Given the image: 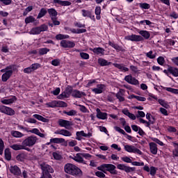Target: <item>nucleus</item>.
I'll return each mask as SVG.
<instances>
[{"instance_id": "nucleus-1", "label": "nucleus", "mask_w": 178, "mask_h": 178, "mask_svg": "<svg viewBox=\"0 0 178 178\" xmlns=\"http://www.w3.org/2000/svg\"><path fill=\"white\" fill-rule=\"evenodd\" d=\"M138 34L140 35L136 34L127 35L125 37V40L127 41L140 42V41H144V40H149V37H151V33L148 31H139Z\"/></svg>"}, {"instance_id": "nucleus-2", "label": "nucleus", "mask_w": 178, "mask_h": 178, "mask_svg": "<svg viewBox=\"0 0 178 178\" xmlns=\"http://www.w3.org/2000/svg\"><path fill=\"white\" fill-rule=\"evenodd\" d=\"M64 170L65 173H67V175H71V176H81V175H83V171H81L79 167L70 163H68L64 165Z\"/></svg>"}, {"instance_id": "nucleus-3", "label": "nucleus", "mask_w": 178, "mask_h": 178, "mask_svg": "<svg viewBox=\"0 0 178 178\" xmlns=\"http://www.w3.org/2000/svg\"><path fill=\"white\" fill-rule=\"evenodd\" d=\"M1 73H3L1 76V81L3 83H6L10 77H12V74H13V65H9L0 70Z\"/></svg>"}, {"instance_id": "nucleus-4", "label": "nucleus", "mask_w": 178, "mask_h": 178, "mask_svg": "<svg viewBox=\"0 0 178 178\" xmlns=\"http://www.w3.org/2000/svg\"><path fill=\"white\" fill-rule=\"evenodd\" d=\"M37 136H30L26 137L23 141V145H26V147H33L35 145V143H37Z\"/></svg>"}, {"instance_id": "nucleus-5", "label": "nucleus", "mask_w": 178, "mask_h": 178, "mask_svg": "<svg viewBox=\"0 0 178 178\" xmlns=\"http://www.w3.org/2000/svg\"><path fill=\"white\" fill-rule=\"evenodd\" d=\"M48 108H67V103L62 101L54 100L47 104Z\"/></svg>"}, {"instance_id": "nucleus-6", "label": "nucleus", "mask_w": 178, "mask_h": 178, "mask_svg": "<svg viewBox=\"0 0 178 178\" xmlns=\"http://www.w3.org/2000/svg\"><path fill=\"white\" fill-rule=\"evenodd\" d=\"M163 72L166 74V76L172 74L174 77H178V68L176 67L168 65V69L164 70Z\"/></svg>"}, {"instance_id": "nucleus-7", "label": "nucleus", "mask_w": 178, "mask_h": 178, "mask_svg": "<svg viewBox=\"0 0 178 178\" xmlns=\"http://www.w3.org/2000/svg\"><path fill=\"white\" fill-rule=\"evenodd\" d=\"M114 129L115 130V131H118V133H120V134H122L123 136H126L127 140H129V141H131L132 143H137V138H136L134 136H131L129 134H127L126 133V131H124V130H123L122 129H121L119 127H114Z\"/></svg>"}, {"instance_id": "nucleus-8", "label": "nucleus", "mask_w": 178, "mask_h": 178, "mask_svg": "<svg viewBox=\"0 0 178 178\" xmlns=\"http://www.w3.org/2000/svg\"><path fill=\"white\" fill-rule=\"evenodd\" d=\"M0 112H1V113H5V115H8V116H13L16 113L13 108L3 105L0 106Z\"/></svg>"}, {"instance_id": "nucleus-9", "label": "nucleus", "mask_w": 178, "mask_h": 178, "mask_svg": "<svg viewBox=\"0 0 178 178\" xmlns=\"http://www.w3.org/2000/svg\"><path fill=\"white\" fill-rule=\"evenodd\" d=\"M124 149L127 151V152L138 154V155H143V152L134 145H124Z\"/></svg>"}, {"instance_id": "nucleus-10", "label": "nucleus", "mask_w": 178, "mask_h": 178, "mask_svg": "<svg viewBox=\"0 0 178 178\" xmlns=\"http://www.w3.org/2000/svg\"><path fill=\"white\" fill-rule=\"evenodd\" d=\"M65 143V147H67V142L63 138H53L50 139V142L47 143L46 145H49L50 144H62Z\"/></svg>"}, {"instance_id": "nucleus-11", "label": "nucleus", "mask_w": 178, "mask_h": 178, "mask_svg": "<svg viewBox=\"0 0 178 178\" xmlns=\"http://www.w3.org/2000/svg\"><path fill=\"white\" fill-rule=\"evenodd\" d=\"M124 80L132 86H138V84H140V82L137 80V79L133 77L131 74L125 76Z\"/></svg>"}, {"instance_id": "nucleus-12", "label": "nucleus", "mask_w": 178, "mask_h": 178, "mask_svg": "<svg viewBox=\"0 0 178 178\" xmlns=\"http://www.w3.org/2000/svg\"><path fill=\"white\" fill-rule=\"evenodd\" d=\"M60 46L62 47V48H74L76 43L73 41L63 40L60 42Z\"/></svg>"}, {"instance_id": "nucleus-13", "label": "nucleus", "mask_w": 178, "mask_h": 178, "mask_svg": "<svg viewBox=\"0 0 178 178\" xmlns=\"http://www.w3.org/2000/svg\"><path fill=\"white\" fill-rule=\"evenodd\" d=\"M40 167L42 170L43 175H49V173H54V168H52V167L48 164H41Z\"/></svg>"}, {"instance_id": "nucleus-14", "label": "nucleus", "mask_w": 178, "mask_h": 178, "mask_svg": "<svg viewBox=\"0 0 178 178\" xmlns=\"http://www.w3.org/2000/svg\"><path fill=\"white\" fill-rule=\"evenodd\" d=\"M117 168L120 170H124L126 173H130V172H134V170H136V168L129 167L124 164H118Z\"/></svg>"}, {"instance_id": "nucleus-15", "label": "nucleus", "mask_w": 178, "mask_h": 178, "mask_svg": "<svg viewBox=\"0 0 178 178\" xmlns=\"http://www.w3.org/2000/svg\"><path fill=\"white\" fill-rule=\"evenodd\" d=\"M10 172L14 176H20L22 175V170L17 165H11L10 167Z\"/></svg>"}, {"instance_id": "nucleus-16", "label": "nucleus", "mask_w": 178, "mask_h": 178, "mask_svg": "<svg viewBox=\"0 0 178 178\" xmlns=\"http://www.w3.org/2000/svg\"><path fill=\"white\" fill-rule=\"evenodd\" d=\"M58 123L60 127H65V129H69L73 124L72 122L63 119L58 120Z\"/></svg>"}, {"instance_id": "nucleus-17", "label": "nucleus", "mask_w": 178, "mask_h": 178, "mask_svg": "<svg viewBox=\"0 0 178 178\" xmlns=\"http://www.w3.org/2000/svg\"><path fill=\"white\" fill-rule=\"evenodd\" d=\"M108 45L112 47V48H114L117 52H126V49H123L122 46H120L111 40L108 41Z\"/></svg>"}, {"instance_id": "nucleus-18", "label": "nucleus", "mask_w": 178, "mask_h": 178, "mask_svg": "<svg viewBox=\"0 0 178 178\" xmlns=\"http://www.w3.org/2000/svg\"><path fill=\"white\" fill-rule=\"evenodd\" d=\"M89 50L95 55H105V49L102 47L90 48Z\"/></svg>"}, {"instance_id": "nucleus-19", "label": "nucleus", "mask_w": 178, "mask_h": 178, "mask_svg": "<svg viewBox=\"0 0 178 178\" xmlns=\"http://www.w3.org/2000/svg\"><path fill=\"white\" fill-rule=\"evenodd\" d=\"M97 88L92 89V92H95V94H102V92H104V89L105 88V85L100 83L97 84Z\"/></svg>"}, {"instance_id": "nucleus-20", "label": "nucleus", "mask_w": 178, "mask_h": 178, "mask_svg": "<svg viewBox=\"0 0 178 178\" xmlns=\"http://www.w3.org/2000/svg\"><path fill=\"white\" fill-rule=\"evenodd\" d=\"M54 134H60V136H64L65 137H71L72 132L66 129H58L54 132Z\"/></svg>"}, {"instance_id": "nucleus-21", "label": "nucleus", "mask_w": 178, "mask_h": 178, "mask_svg": "<svg viewBox=\"0 0 178 178\" xmlns=\"http://www.w3.org/2000/svg\"><path fill=\"white\" fill-rule=\"evenodd\" d=\"M96 111V116L97 119H101L102 120H106V119H108V113L101 111L99 108H97Z\"/></svg>"}, {"instance_id": "nucleus-22", "label": "nucleus", "mask_w": 178, "mask_h": 178, "mask_svg": "<svg viewBox=\"0 0 178 178\" xmlns=\"http://www.w3.org/2000/svg\"><path fill=\"white\" fill-rule=\"evenodd\" d=\"M87 94L84 92H81L79 90H74L72 94V97L74 98H81L82 97H86Z\"/></svg>"}, {"instance_id": "nucleus-23", "label": "nucleus", "mask_w": 178, "mask_h": 178, "mask_svg": "<svg viewBox=\"0 0 178 178\" xmlns=\"http://www.w3.org/2000/svg\"><path fill=\"white\" fill-rule=\"evenodd\" d=\"M150 152L153 154V155H156L158 154V145L154 142H151L149 143Z\"/></svg>"}, {"instance_id": "nucleus-24", "label": "nucleus", "mask_w": 178, "mask_h": 178, "mask_svg": "<svg viewBox=\"0 0 178 178\" xmlns=\"http://www.w3.org/2000/svg\"><path fill=\"white\" fill-rule=\"evenodd\" d=\"M73 159L74 161H75V162H78V163H83V165H87L86 161H84V159H83V156H81V153L76 154Z\"/></svg>"}, {"instance_id": "nucleus-25", "label": "nucleus", "mask_w": 178, "mask_h": 178, "mask_svg": "<svg viewBox=\"0 0 178 178\" xmlns=\"http://www.w3.org/2000/svg\"><path fill=\"white\" fill-rule=\"evenodd\" d=\"M140 123H142L143 124H145V127H148L149 129H151V124H154L155 121L154 120H151L150 121H147L143 118H139Z\"/></svg>"}, {"instance_id": "nucleus-26", "label": "nucleus", "mask_w": 178, "mask_h": 178, "mask_svg": "<svg viewBox=\"0 0 178 178\" xmlns=\"http://www.w3.org/2000/svg\"><path fill=\"white\" fill-rule=\"evenodd\" d=\"M15 101H17V97H16V96H12V97L10 99H4L1 100V102L4 105H10V104H13Z\"/></svg>"}, {"instance_id": "nucleus-27", "label": "nucleus", "mask_w": 178, "mask_h": 178, "mask_svg": "<svg viewBox=\"0 0 178 178\" xmlns=\"http://www.w3.org/2000/svg\"><path fill=\"white\" fill-rule=\"evenodd\" d=\"M113 66L119 69L121 72H129V68L124 66V64L113 63Z\"/></svg>"}, {"instance_id": "nucleus-28", "label": "nucleus", "mask_w": 178, "mask_h": 178, "mask_svg": "<svg viewBox=\"0 0 178 178\" xmlns=\"http://www.w3.org/2000/svg\"><path fill=\"white\" fill-rule=\"evenodd\" d=\"M106 169L107 172H110V173H112V175H116V166L113 164H106Z\"/></svg>"}, {"instance_id": "nucleus-29", "label": "nucleus", "mask_w": 178, "mask_h": 178, "mask_svg": "<svg viewBox=\"0 0 178 178\" xmlns=\"http://www.w3.org/2000/svg\"><path fill=\"white\" fill-rule=\"evenodd\" d=\"M53 2L61 6H70L72 5V3L69 1L54 0Z\"/></svg>"}, {"instance_id": "nucleus-30", "label": "nucleus", "mask_w": 178, "mask_h": 178, "mask_svg": "<svg viewBox=\"0 0 178 178\" xmlns=\"http://www.w3.org/2000/svg\"><path fill=\"white\" fill-rule=\"evenodd\" d=\"M97 62H98V64L102 67L109 66V65H112V62H108V60L102 58H98Z\"/></svg>"}, {"instance_id": "nucleus-31", "label": "nucleus", "mask_w": 178, "mask_h": 178, "mask_svg": "<svg viewBox=\"0 0 178 178\" xmlns=\"http://www.w3.org/2000/svg\"><path fill=\"white\" fill-rule=\"evenodd\" d=\"M33 118H35V119H37V120L43 122V123H48L49 122V120L44 118L42 115H41L40 114H34V115H33Z\"/></svg>"}, {"instance_id": "nucleus-32", "label": "nucleus", "mask_w": 178, "mask_h": 178, "mask_svg": "<svg viewBox=\"0 0 178 178\" xmlns=\"http://www.w3.org/2000/svg\"><path fill=\"white\" fill-rule=\"evenodd\" d=\"M70 31L72 33V34H83V33H87V29H70Z\"/></svg>"}, {"instance_id": "nucleus-33", "label": "nucleus", "mask_w": 178, "mask_h": 178, "mask_svg": "<svg viewBox=\"0 0 178 178\" xmlns=\"http://www.w3.org/2000/svg\"><path fill=\"white\" fill-rule=\"evenodd\" d=\"M4 156L6 161H11L12 160V152H10V149L6 148L4 150Z\"/></svg>"}, {"instance_id": "nucleus-34", "label": "nucleus", "mask_w": 178, "mask_h": 178, "mask_svg": "<svg viewBox=\"0 0 178 178\" xmlns=\"http://www.w3.org/2000/svg\"><path fill=\"white\" fill-rule=\"evenodd\" d=\"M129 99H137V101H140L141 102H145V101H147V98L141 96H137L136 95H131L129 97Z\"/></svg>"}, {"instance_id": "nucleus-35", "label": "nucleus", "mask_w": 178, "mask_h": 178, "mask_svg": "<svg viewBox=\"0 0 178 178\" xmlns=\"http://www.w3.org/2000/svg\"><path fill=\"white\" fill-rule=\"evenodd\" d=\"M11 136L15 138H22V137H24V134L19 131H11Z\"/></svg>"}, {"instance_id": "nucleus-36", "label": "nucleus", "mask_w": 178, "mask_h": 178, "mask_svg": "<svg viewBox=\"0 0 178 178\" xmlns=\"http://www.w3.org/2000/svg\"><path fill=\"white\" fill-rule=\"evenodd\" d=\"M30 34H32L33 35H37L38 34H41V32L40 31V27L36 26L34 28H32L31 30L29 31Z\"/></svg>"}, {"instance_id": "nucleus-37", "label": "nucleus", "mask_w": 178, "mask_h": 178, "mask_svg": "<svg viewBox=\"0 0 178 178\" xmlns=\"http://www.w3.org/2000/svg\"><path fill=\"white\" fill-rule=\"evenodd\" d=\"M47 12L50 17H56L58 16V12L54 8H49L47 10Z\"/></svg>"}, {"instance_id": "nucleus-38", "label": "nucleus", "mask_w": 178, "mask_h": 178, "mask_svg": "<svg viewBox=\"0 0 178 178\" xmlns=\"http://www.w3.org/2000/svg\"><path fill=\"white\" fill-rule=\"evenodd\" d=\"M97 20H101V6H96L95 10Z\"/></svg>"}, {"instance_id": "nucleus-39", "label": "nucleus", "mask_w": 178, "mask_h": 178, "mask_svg": "<svg viewBox=\"0 0 178 178\" xmlns=\"http://www.w3.org/2000/svg\"><path fill=\"white\" fill-rule=\"evenodd\" d=\"M47 13H48V11L47 10V9L44 8H41L38 15L37 19H41L42 17H44V16H45Z\"/></svg>"}, {"instance_id": "nucleus-40", "label": "nucleus", "mask_w": 178, "mask_h": 178, "mask_svg": "<svg viewBox=\"0 0 178 178\" xmlns=\"http://www.w3.org/2000/svg\"><path fill=\"white\" fill-rule=\"evenodd\" d=\"M122 95V89H120L118 92L115 95L117 99H118L120 102H124V97Z\"/></svg>"}, {"instance_id": "nucleus-41", "label": "nucleus", "mask_w": 178, "mask_h": 178, "mask_svg": "<svg viewBox=\"0 0 178 178\" xmlns=\"http://www.w3.org/2000/svg\"><path fill=\"white\" fill-rule=\"evenodd\" d=\"M76 140H78V141H81V140H82L81 137H84L85 132H84V131H76Z\"/></svg>"}, {"instance_id": "nucleus-42", "label": "nucleus", "mask_w": 178, "mask_h": 178, "mask_svg": "<svg viewBox=\"0 0 178 178\" xmlns=\"http://www.w3.org/2000/svg\"><path fill=\"white\" fill-rule=\"evenodd\" d=\"M12 149H14V151H20V149H22V148H24L22 145L19 144H14L13 145L10 146Z\"/></svg>"}, {"instance_id": "nucleus-43", "label": "nucleus", "mask_w": 178, "mask_h": 178, "mask_svg": "<svg viewBox=\"0 0 178 178\" xmlns=\"http://www.w3.org/2000/svg\"><path fill=\"white\" fill-rule=\"evenodd\" d=\"M145 56L147 58H149V59H155V58H156V53L154 54V51L150 50L149 52L145 54Z\"/></svg>"}, {"instance_id": "nucleus-44", "label": "nucleus", "mask_w": 178, "mask_h": 178, "mask_svg": "<svg viewBox=\"0 0 178 178\" xmlns=\"http://www.w3.org/2000/svg\"><path fill=\"white\" fill-rule=\"evenodd\" d=\"M167 131L168 133H175L176 136H178V131L175 127L168 126L167 128Z\"/></svg>"}, {"instance_id": "nucleus-45", "label": "nucleus", "mask_w": 178, "mask_h": 178, "mask_svg": "<svg viewBox=\"0 0 178 178\" xmlns=\"http://www.w3.org/2000/svg\"><path fill=\"white\" fill-rule=\"evenodd\" d=\"M34 22H35V18L31 15L26 17L25 18L26 24H29L30 23H34Z\"/></svg>"}, {"instance_id": "nucleus-46", "label": "nucleus", "mask_w": 178, "mask_h": 178, "mask_svg": "<svg viewBox=\"0 0 178 178\" xmlns=\"http://www.w3.org/2000/svg\"><path fill=\"white\" fill-rule=\"evenodd\" d=\"M16 159L19 162H23V161L26 159V154L24 153H20L18 155H17Z\"/></svg>"}, {"instance_id": "nucleus-47", "label": "nucleus", "mask_w": 178, "mask_h": 178, "mask_svg": "<svg viewBox=\"0 0 178 178\" xmlns=\"http://www.w3.org/2000/svg\"><path fill=\"white\" fill-rule=\"evenodd\" d=\"M157 101L159 104H160V105H161V106H163V108H165V109H168V108H169V104H168V103L165 102V100L162 99H158Z\"/></svg>"}, {"instance_id": "nucleus-48", "label": "nucleus", "mask_w": 178, "mask_h": 178, "mask_svg": "<svg viewBox=\"0 0 178 178\" xmlns=\"http://www.w3.org/2000/svg\"><path fill=\"white\" fill-rule=\"evenodd\" d=\"M63 113L67 115V116H76V115H77V111L75 110H71L70 111H64Z\"/></svg>"}, {"instance_id": "nucleus-49", "label": "nucleus", "mask_w": 178, "mask_h": 178, "mask_svg": "<svg viewBox=\"0 0 178 178\" xmlns=\"http://www.w3.org/2000/svg\"><path fill=\"white\" fill-rule=\"evenodd\" d=\"M139 7L140 9H149L151 8V5L148 3H140Z\"/></svg>"}, {"instance_id": "nucleus-50", "label": "nucleus", "mask_w": 178, "mask_h": 178, "mask_svg": "<svg viewBox=\"0 0 178 178\" xmlns=\"http://www.w3.org/2000/svg\"><path fill=\"white\" fill-rule=\"evenodd\" d=\"M49 52V49L47 47L41 48L39 49V55H47Z\"/></svg>"}, {"instance_id": "nucleus-51", "label": "nucleus", "mask_w": 178, "mask_h": 178, "mask_svg": "<svg viewBox=\"0 0 178 178\" xmlns=\"http://www.w3.org/2000/svg\"><path fill=\"white\" fill-rule=\"evenodd\" d=\"M73 88L70 86H67L65 90V92L68 95V97H70L71 94H73Z\"/></svg>"}, {"instance_id": "nucleus-52", "label": "nucleus", "mask_w": 178, "mask_h": 178, "mask_svg": "<svg viewBox=\"0 0 178 178\" xmlns=\"http://www.w3.org/2000/svg\"><path fill=\"white\" fill-rule=\"evenodd\" d=\"M79 55L81 58V59H85L86 60L90 59V54L84 52H80Z\"/></svg>"}, {"instance_id": "nucleus-53", "label": "nucleus", "mask_w": 178, "mask_h": 178, "mask_svg": "<svg viewBox=\"0 0 178 178\" xmlns=\"http://www.w3.org/2000/svg\"><path fill=\"white\" fill-rule=\"evenodd\" d=\"M52 156L56 161H60V159H62V156L56 152H53Z\"/></svg>"}, {"instance_id": "nucleus-54", "label": "nucleus", "mask_w": 178, "mask_h": 178, "mask_svg": "<svg viewBox=\"0 0 178 178\" xmlns=\"http://www.w3.org/2000/svg\"><path fill=\"white\" fill-rule=\"evenodd\" d=\"M157 63L160 65V66H163L165 64V58H163V56H159L157 58Z\"/></svg>"}, {"instance_id": "nucleus-55", "label": "nucleus", "mask_w": 178, "mask_h": 178, "mask_svg": "<svg viewBox=\"0 0 178 178\" xmlns=\"http://www.w3.org/2000/svg\"><path fill=\"white\" fill-rule=\"evenodd\" d=\"M39 30L40 33H42L44 31H47L48 30V25L43 24L39 26Z\"/></svg>"}, {"instance_id": "nucleus-56", "label": "nucleus", "mask_w": 178, "mask_h": 178, "mask_svg": "<svg viewBox=\"0 0 178 178\" xmlns=\"http://www.w3.org/2000/svg\"><path fill=\"white\" fill-rule=\"evenodd\" d=\"M156 170H158V168L156 167L151 166L149 171V174L151 175V176H155V175H156Z\"/></svg>"}, {"instance_id": "nucleus-57", "label": "nucleus", "mask_w": 178, "mask_h": 178, "mask_svg": "<svg viewBox=\"0 0 178 178\" xmlns=\"http://www.w3.org/2000/svg\"><path fill=\"white\" fill-rule=\"evenodd\" d=\"M82 16L83 17H89V16L91 15V11L87 10H82Z\"/></svg>"}, {"instance_id": "nucleus-58", "label": "nucleus", "mask_w": 178, "mask_h": 178, "mask_svg": "<svg viewBox=\"0 0 178 178\" xmlns=\"http://www.w3.org/2000/svg\"><path fill=\"white\" fill-rule=\"evenodd\" d=\"M31 67L32 68V70H37V69H40L41 67V64L40 63H33L31 65Z\"/></svg>"}, {"instance_id": "nucleus-59", "label": "nucleus", "mask_w": 178, "mask_h": 178, "mask_svg": "<svg viewBox=\"0 0 178 178\" xmlns=\"http://www.w3.org/2000/svg\"><path fill=\"white\" fill-rule=\"evenodd\" d=\"M58 99H63V98H69V95H67L66 92L64 91L58 96Z\"/></svg>"}, {"instance_id": "nucleus-60", "label": "nucleus", "mask_w": 178, "mask_h": 178, "mask_svg": "<svg viewBox=\"0 0 178 178\" xmlns=\"http://www.w3.org/2000/svg\"><path fill=\"white\" fill-rule=\"evenodd\" d=\"M79 106L80 107L79 111H81V112H83V113H87V112H88V109H87V107H86L85 106L79 104Z\"/></svg>"}, {"instance_id": "nucleus-61", "label": "nucleus", "mask_w": 178, "mask_h": 178, "mask_svg": "<svg viewBox=\"0 0 178 178\" xmlns=\"http://www.w3.org/2000/svg\"><path fill=\"white\" fill-rule=\"evenodd\" d=\"M88 81L87 87H92L93 84L97 83V79H90Z\"/></svg>"}, {"instance_id": "nucleus-62", "label": "nucleus", "mask_w": 178, "mask_h": 178, "mask_svg": "<svg viewBox=\"0 0 178 178\" xmlns=\"http://www.w3.org/2000/svg\"><path fill=\"white\" fill-rule=\"evenodd\" d=\"M51 65L53 66H59L60 65V60L59 59H54L51 60Z\"/></svg>"}, {"instance_id": "nucleus-63", "label": "nucleus", "mask_w": 178, "mask_h": 178, "mask_svg": "<svg viewBox=\"0 0 178 178\" xmlns=\"http://www.w3.org/2000/svg\"><path fill=\"white\" fill-rule=\"evenodd\" d=\"M33 68H31V66L24 69V73H26L27 74H30V73H33Z\"/></svg>"}, {"instance_id": "nucleus-64", "label": "nucleus", "mask_w": 178, "mask_h": 178, "mask_svg": "<svg viewBox=\"0 0 178 178\" xmlns=\"http://www.w3.org/2000/svg\"><path fill=\"white\" fill-rule=\"evenodd\" d=\"M95 175L97 177H100V178H104L105 177V174H104V172H101V171H97L95 172Z\"/></svg>"}]
</instances>
